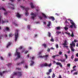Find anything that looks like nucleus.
I'll return each mask as SVG.
<instances>
[{
  "label": "nucleus",
  "instance_id": "obj_1",
  "mask_svg": "<svg viewBox=\"0 0 78 78\" xmlns=\"http://www.w3.org/2000/svg\"><path fill=\"white\" fill-rule=\"evenodd\" d=\"M16 32L15 33V42H16L17 40V38H18V37H19V30H16Z\"/></svg>",
  "mask_w": 78,
  "mask_h": 78
},
{
  "label": "nucleus",
  "instance_id": "obj_2",
  "mask_svg": "<svg viewBox=\"0 0 78 78\" xmlns=\"http://www.w3.org/2000/svg\"><path fill=\"white\" fill-rule=\"evenodd\" d=\"M48 55H45L40 56L38 57V58H44V60H46L47 59V58H48Z\"/></svg>",
  "mask_w": 78,
  "mask_h": 78
},
{
  "label": "nucleus",
  "instance_id": "obj_3",
  "mask_svg": "<svg viewBox=\"0 0 78 78\" xmlns=\"http://www.w3.org/2000/svg\"><path fill=\"white\" fill-rule=\"evenodd\" d=\"M31 15L33 16H32L31 17V18H32L33 20H34V17H36L37 15L36 14H34L33 12H31Z\"/></svg>",
  "mask_w": 78,
  "mask_h": 78
},
{
  "label": "nucleus",
  "instance_id": "obj_4",
  "mask_svg": "<svg viewBox=\"0 0 78 78\" xmlns=\"http://www.w3.org/2000/svg\"><path fill=\"white\" fill-rule=\"evenodd\" d=\"M20 52H15V56H16V55H17V57L18 58H20Z\"/></svg>",
  "mask_w": 78,
  "mask_h": 78
},
{
  "label": "nucleus",
  "instance_id": "obj_5",
  "mask_svg": "<svg viewBox=\"0 0 78 78\" xmlns=\"http://www.w3.org/2000/svg\"><path fill=\"white\" fill-rule=\"evenodd\" d=\"M12 44V42H9L6 45V48H8L9 46H11Z\"/></svg>",
  "mask_w": 78,
  "mask_h": 78
},
{
  "label": "nucleus",
  "instance_id": "obj_6",
  "mask_svg": "<svg viewBox=\"0 0 78 78\" xmlns=\"http://www.w3.org/2000/svg\"><path fill=\"white\" fill-rule=\"evenodd\" d=\"M17 75L18 76H22V72H17Z\"/></svg>",
  "mask_w": 78,
  "mask_h": 78
},
{
  "label": "nucleus",
  "instance_id": "obj_7",
  "mask_svg": "<svg viewBox=\"0 0 78 78\" xmlns=\"http://www.w3.org/2000/svg\"><path fill=\"white\" fill-rule=\"evenodd\" d=\"M16 16L18 18H20L21 17V15L19 14V13L18 12H17L16 13Z\"/></svg>",
  "mask_w": 78,
  "mask_h": 78
},
{
  "label": "nucleus",
  "instance_id": "obj_8",
  "mask_svg": "<svg viewBox=\"0 0 78 78\" xmlns=\"http://www.w3.org/2000/svg\"><path fill=\"white\" fill-rule=\"evenodd\" d=\"M56 64L58 66H59L60 67H62V64H61V63L60 62H57L56 63Z\"/></svg>",
  "mask_w": 78,
  "mask_h": 78
},
{
  "label": "nucleus",
  "instance_id": "obj_9",
  "mask_svg": "<svg viewBox=\"0 0 78 78\" xmlns=\"http://www.w3.org/2000/svg\"><path fill=\"white\" fill-rule=\"evenodd\" d=\"M68 20H69L70 21L72 25H75V23H74V22H73V20H70V19H68Z\"/></svg>",
  "mask_w": 78,
  "mask_h": 78
},
{
  "label": "nucleus",
  "instance_id": "obj_10",
  "mask_svg": "<svg viewBox=\"0 0 78 78\" xmlns=\"http://www.w3.org/2000/svg\"><path fill=\"white\" fill-rule=\"evenodd\" d=\"M49 19H51L52 21H54V20H55V17L53 16H49Z\"/></svg>",
  "mask_w": 78,
  "mask_h": 78
},
{
  "label": "nucleus",
  "instance_id": "obj_11",
  "mask_svg": "<svg viewBox=\"0 0 78 78\" xmlns=\"http://www.w3.org/2000/svg\"><path fill=\"white\" fill-rule=\"evenodd\" d=\"M65 23H66V27H69V22H67V20L66 21Z\"/></svg>",
  "mask_w": 78,
  "mask_h": 78
},
{
  "label": "nucleus",
  "instance_id": "obj_12",
  "mask_svg": "<svg viewBox=\"0 0 78 78\" xmlns=\"http://www.w3.org/2000/svg\"><path fill=\"white\" fill-rule=\"evenodd\" d=\"M64 43L62 44L63 45H67V41L65 40L64 42Z\"/></svg>",
  "mask_w": 78,
  "mask_h": 78
},
{
  "label": "nucleus",
  "instance_id": "obj_13",
  "mask_svg": "<svg viewBox=\"0 0 78 78\" xmlns=\"http://www.w3.org/2000/svg\"><path fill=\"white\" fill-rule=\"evenodd\" d=\"M30 5L31 8L33 9L34 8V6L33 5V3H30Z\"/></svg>",
  "mask_w": 78,
  "mask_h": 78
},
{
  "label": "nucleus",
  "instance_id": "obj_14",
  "mask_svg": "<svg viewBox=\"0 0 78 78\" xmlns=\"http://www.w3.org/2000/svg\"><path fill=\"white\" fill-rule=\"evenodd\" d=\"M27 28H28L29 30H32V29L30 28H31V27H30V25H27Z\"/></svg>",
  "mask_w": 78,
  "mask_h": 78
},
{
  "label": "nucleus",
  "instance_id": "obj_15",
  "mask_svg": "<svg viewBox=\"0 0 78 78\" xmlns=\"http://www.w3.org/2000/svg\"><path fill=\"white\" fill-rule=\"evenodd\" d=\"M12 24H13V25H14L15 27H18L19 26L18 24H17V23H15V22H13Z\"/></svg>",
  "mask_w": 78,
  "mask_h": 78
},
{
  "label": "nucleus",
  "instance_id": "obj_16",
  "mask_svg": "<svg viewBox=\"0 0 78 78\" xmlns=\"http://www.w3.org/2000/svg\"><path fill=\"white\" fill-rule=\"evenodd\" d=\"M30 62H31V63H30V66H32L33 65H34V62L32 60H31Z\"/></svg>",
  "mask_w": 78,
  "mask_h": 78
},
{
  "label": "nucleus",
  "instance_id": "obj_17",
  "mask_svg": "<svg viewBox=\"0 0 78 78\" xmlns=\"http://www.w3.org/2000/svg\"><path fill=\"white\" fill-rule=\"evenodd\" d=\"M62 62H64L66 61V59H63L62 60V59H60V60Z\"/></svg>",
  "mask_w": 78,
  "mask_h": 78
},
{
  "label": "nucleus",
  "instance_id": "obj_18",
  "mask_svg": "<svg viewBox=\"0 0 78 78\" xmlns=\"http://www.w3.org/2000/svg\"><path fill=\"white\" fill-rule=\"evenodd\" d=\"M25 14L26 17H27V16H28V15H29V13H28V12H26L25 13Z\"/></svg>",
  "mask_w": 78,
  "mask_h": 78
},
{
  "label": "nucleus",
  "instance_id": "obj_19",
  "mask_svg": "<svg viewBox=\"0 0 78 78\" xmlns=\"http://www.w3.org/2000/svg\"><path fill=\"white\" fill-rule=\"evenodd\" d=\"M44 67H47V66H49V65H48L47 63H45L43 64Z\"/></svg>",
  "mask_w": 78,
  "mask_h": 78
},
{
  "label": "nucleus",
  "instance_id": "obj_20",
  "mask_svg": "<svg viewBox=\"0 0 78 78\" xmlns=\"http://www.w3.org/2000/svg\"><path fill=\"white\" fill-rule=\"evenodd\" d=\"M13 35H14L13 34H11V33H10L9 34V37H12L13 36Z\"/></svg>",
  "mask_w": 78,
  "mask_h": 78
},
{
  "label": "nucleus",
  "instance_id": "obj_21",
  "mask_svg": "<svg viewBox=\"0 0 78 78\" xmlns=\"http://www.w3.org/2000/svg\"><path fill=\"white\" fill-rule=\"evenodd\" d=\"M67 27L68 26H66V27H64L65 30H66V31H67V30H69V27Z\"/></svg>",
  "mask_w": 78,
  "mask_h": 78
},
{
  "label": "nucleus",
  "instance_id": "obj_22",
  "mask_svg": "<svg viewBox=\"0 0 78 78\" xmlns=\"http://www.w3.org/2000/svg\"><path fill=\"white\" fill-rule=\"evenodd\" d=\"M51 21H49V28H50V26H51Z\"/></svg>",
  "mask_w": 78,
  "mask_h": 78
},
{
  "label": "nucleus",
  "instance_id": "obj_23",
  "mask_svg": "<svg viewBox=\"0 0 78 78\" xmlns=\"http://www.w3.org/2000/svg\"><path fill=\"white\" fill-rule=\"evenodd\" d=\"M70 48H71V49L72 48H73V44L71 43L70 44Z\"/></svg>",
  "mask_w": 78,
  "mask_h": 78
},
{
  "label": "nucleus",
  "instance_id": "obj_24",
  "mask_svg": "<svg viewBox=\"0 0 78 78\" xmlns=\"http://www.w3.org/2000/svg\"><path fill=\"white\" fill-rule=\"evenodd\" d=\"M72 44H73L74 47H75V43H74V41H72Z\"/></svg>",
  "mask_w": 78,
  "mask_h": 78
},
{
  "label": "nucleus",
  "instance_id": "obj_25",
  "mask_svg": "<svg viewBox=\"0 0 78 78\" xmlns=\"http://www.w3.org/2000/svg\"><path fill=\"white\" fill-rule=\"evenodd\" d=\"M5 30L6 31H9V27H6L5 28Z\"/></svg>",
  "mask_w": 78,
  "mask_h": 78
},
{
  "label": "nucleus",
  "instance_id": "obj_26",
  "mask_svg": "<svg viewBox=\"0 0 78 78\" xmlns=\"http://www.w3.org/2000/svg\"><path fill=\"white\" fill-rule=\"evenodd\" d=\"M57 30H60L61 27H56Z\"/></svg>",
  "mask_w": 78,
  "mask_h": 78
},
{
  "label": "nucleus",
  "instance_id": "obj_27",
  "mask_svg": "<svg viewBox=\"0 0 78 78\" xmlns=\"http://www.w3.org/2000/svg\"><path fill=\"white\" fill-rule=\"evenodd\" d=\"M42 46H44V48H46L47 47V45L46 44H42Z\"/></svg>",
  "mask_w": 78,
  "mask_h": 78
},
{
  "label": "nucleus",
  "instance_id": "obj_28",
  "mask_svg": "<svg viewBox=\"0 0 78 78\" xmlns=\"http://www.w3.org/2000/svg\"><path fill=\"white\" fill-rule=\"evenodd\" d=\"M56 33L58 35L59 34H61V32L59 31H57L56 32Z\"/></svg>",
  "mask_w": 78,
  "mask_h": 78
},
{
  "label": "nucleus",
  "instance_id": "obj_29",
  "mask_svg": "<svg viewBox=\"0 0 78 78\" xmlns=\"http://www.w3.org/2000/svg\"><path fill=\"white\" fill-rule=\"evenodd\" d=\"M75 62H76V61H78V58H75L74 60Z\"/></svg>",
  "mask_w": 78,
  "mask_h": 78
},
{
  "label": "nucleus",
  "instance_id": "obj_30",
  "mask_svg": "<svg viewBox=\"0 0 78 78\" xmlns=\"http://www.w3.org/2000/svg\"><path fill=\"white\" fill-rule=\"evenodd\" d=\"M55 73H53V74L52 75V78H55Z\"/></svg>",
  "mask_w": 78,
  "mask_h": 78
},
{
  "label": "nucleus",
  "instance_id": "obj_31",
  "mask_svg": "<svg viewBox=\"0 0 78 78\" xmlns=\"http://www.w3.org/2000/svg\"><path fill=\"white\" fill-rule=\"evenodd\" d=\"M71 37H73L74 36V34H73V32H72V34L71 35Z\"/></svg>",
  "mask_w": 78,
  "mask_h": 78
},
{
  "label": "nucleus",
  "instance_id": "obj_32",
  "mask_svg": "<svg viewBox=\"0 0 78 78\" xmlns=\"http://www.w3.org/2000/svg\"><path fill=\"white\" fill-rule=\"evenodd\" d=\"M13 75H16V76L17 75V73H13Z\"/></svg>",
  "mask_w": 78,
  "mask_h": 78
},
{
  "label": "nucleus",
  "instance_id": "obj_33",
  "mask_svg": "<svg viewBox=\"0 0 78 78\" xmlns=\"http://www.w3.org/2000/svg\"><path fill=\"white\" fill-rule=\"evenodd\" d=\"M25 61L23 60L21 62V64H23V63H25Z\"/></svg>",
  "mask_w": 78,
  "mask_h": 78
},
{
  "label": "nucleus",
  "instance_id": "obj_34",
  "mask_svg": "<svg viewBox=\"0 0 78 78\" xmlns=\"http://www.w3.org/2000/svg\"><path fill=\"white\" fill-rule=\"evenodd\" d=\"M73 24H72V25H70L69 28H73Z\"/></svg>",
  "mask_w": 78,
  "mask_h": 78
},
{
  "label": "nucleus",
  "instance_id": "obj_35",
  "mask_svg": "<svg viewBox=\"0 0 78 78\" xmlns=\"http://www.w3.org/2000/svg\"><path fill=\"white\" fill-rule=\"evenodd\" d=\"M42 15L45 17V18H47V16H46V15H45V14L42 13Z\"/></svg>",
  "mask_w": 78,
  "mask_h": 78
},
{
  "label": "nucleus",
  "instance_id": "obj_36",
  "mask_svg": "<svg viewBox=\"0 0 78 78\" xmlns=\"http://www.w3.org/2000/svg\"><path fill=\"white\" fill-rule=\"evenodd\" d=\"M2 9H3V10L4 11H6V9H5V8H3V7H1Z\"/></svg>",
  "mask_w": 78,
  "mask_h": 78
},
{
  "label": "nucleus",
  "instance_id": "obj_37",
  "mask_svg": "<svg viewBox=\"0 0 78 78\" xmlns=\"http://www.w3.org/2000/svg\"><path fill=\"white\" fill-rule=\"evenodd\" d=\"M22 48H23V47H22V46H20L19 48V49H20V50H22Z\"/></svg>",
  "mask_w": 78,
  "mask_h": 78
},
{
  "label": "nucleus",
  "instance_id": "obj_38",
  "mask_svg": "<svg viewBox=\"0 0 78 78\" xmlns=\"http://www.w3.org/2000/svg\"><path fill=\"white\" fill-rule=\"evenodd\" d=\"M25 10L26 12H28V11L29 10V8H27Z\"/></svg>",
  "mask_w": 78,
  "mask_h": 78
},
{
  "label": "nucleus",
  "instance_id": "obj_39",
  "mask_svg": "<svg viewBox=\"0 0 78 78\" xmlns=\"http://www.w3.org/2000/svg\"><path fill=\"white\" fill-rule=\"evenodd\" d=\"M17 65L18 66H21L22 65V64H21V63H17Z\"/></svg>",
  "mask_w": 78,
  "mask_h": 78
},
{
  "label": "nucleus",
  "instance_id": "obj_40",
  "mask_svg": "<svg viewBox=\"0 0 78 78\" xmlns=\"http://www.w3.org/2000/svg\"><path fill=\"white\" fill-rule=\"evenodd\" d=\"M71 58L72 59H73L74 58V55H72V56H71Z\"/></svg>",
  "mask_w": 78,
  "mask_h": 78
},
{
  "label": "nucleus",
  "instance_id": "obj_41",
  "mask_svg": "<svg viewBox=\"0 0 78 78\" xmlns=\"http://www.w3.org/2000/svg\"><path fill=\"white\" fill-rule=\"evenodd\" d=\"M41 67L42 68V67H44V64H41Z\"/></svg>",
  "mask_w": 78,
  "mask_h": 78
},
{
  "label": "nucleus",
  "instance_id": "obj_42",
  "mask_svg": "<svg viewBox=\"0 0 78 78\" xmlns=\"http://www.w3.org/2000/svg\"><path fill=\"white\" fill-rule=\"evenodd\" d=\"M65 56L66 58V59H67V55L66 54H65Z\"/></svg>",
  "mask_w": 78,
  "mask_h": 78
},
{
  "label": "nucleus",
  "instance_id": "obj_43",
  "mask_svg": "<svg viewBox=\"0 0 78 78\" xmlns=\"http://www.w3.org/2000/svg\"><path fill=\"white\" fill-rule=\"evenodd\" d=\"M50 41H51V42H54V40L53 39V38H52Z\"/></svg>",
  "mask_w": 78,
  "mask_h": 78
},
{
  "label": "nucleus",
  "instance_id": "obj_44",
  "mask_svg": "<svg viewBox=\"0 0 78 78\" xmlns=\"http://www.w3.org/2000/svg\"><path fill=\"white\" fill-rule=\"evenodd\" d=\"M62 52L61 51H60V52H59V55H62Z\"/></svg>",
  "mask_w": 78,
  "mask_h": 78
},
{
  "label": "nucleus",
  "instance_id": "obj_45",
  "mask_svg": "<svg viewBox=\"0 0 78 78\" xmlns=\"http://www.w3.org/2000/svg\"><path fill=\"white\" fill-rule=\"evenodd\" d=\"M0 75L2 76H3V74L2 72H0Z\"/></svg>",
  "mask_w": 78,
  "mask_h": 78
},
{
  "label": "nucleus",
  "instance_id": "obj_46",
  "mask_svg": "<svg viewBox=\"0 0 78 78\" xmlns=\"http://www.w3.org/2000/svg\"><path fill=\"white\" fill-rule=\"evenodd\" d=\"M73 26H74V28H76V25H75V23L74 25H73Z\"/></svg>",
  "mask_w": 78,
  "mask_h": 78
},
{
  "label": "nucleus",
  "instance_id": "obj_47",
  "mask_svg": "<svg viewBox=\"0 0 78 78\" xmlns=\"http://www.w3.org/2000/svg\"><path fill=\"white\" fill-rule=\"evenodd\" d=\"M0 58H1V60H4V59H3V57H2L1 56V57H0Z\"/></svg>",
  "mask_w": 78,
  "mask_h": 78
},
{
  "label": "nucleus",
  "instance_id": "obj_48",
  "mask_svg": "<svg viewBox=\"0 0 78 78\" xmlns=\"http://www.w3.org/2000/svg\"><path fill=\"white\" fill-rule=\"evenodd\" d=\"M73 75H78V73L75 72L74 73Z\"/></svg>",
  "mask_w": 78,
  "mask_h": 78
},
{
  "label": "nucleus",
  "instance_id": "obj_49",
  "mask_svg": "<svg viewBox=\"0 0 78 78\" xmlns=\"http://www.w3.org/2000/svg\"><path fill=\"white\" fill-rule=\"evenodd\" d=\"M5 23L4 21H3V20H2V24H3V23Z\"/></svg>",
  "mask_w": 78,
  "mask_h": 78
},
{
  "label": "nucleus",
  "instance_id": "obj_50",
  "mask_svg": "<svg viewBox=\"0 0 78 78\" xmlns=\"http://www.w3.org/2000/svg\"><path fill=\"white\" fill-rule=\"evenodd\" d=\"M51 69H49V73H51Z\"/></svg>",
  "mask_w": 78,
  "mask_h": 78
},
{
  "label": "nucleus",
  "instance_id": "obj_51",
  "mask_svg": "<svg viewBox=\"0 0 78 78\" xmlns=\"http://www.w3.org/2000/svg\"><path fill=\"white\" fill-rule=\"evenodd\" d=\"M58 78H62V77L61 75H59L58 76Z\"/></svg>",
  "mask_w": 78,
  "mask_h": 78
},
{
  "label": "nucleus",
  "instance_id": "obj_52",
  "mask_svg": "<svg viewBox=\"0 0 78 78\" xmlns=\"http://www.w3.org/2000/svg\"><path fill=\"white\" fill-rule=\"evenodd\" d=\"M6 71H4L2 72V74L5 73H6Z\"/></svg>",
  "mask_w": 78,
  "mask_h": 78
},
{
  "label": "nucleus",
  "instance_id": "obj_53",
  "mask_svg": "<svg viewBox=\"0 0 78 78\" xmlns=\"http://www.w3.org/2000/svg\"><path fill=\"white\" fill-rule=\"evenodd\" d=\"M74 42L76 43V42H78V41L77 40H75V39H74Z\"/></svg>",
  "mask_w": 78,
  "mask_h": 78
},
{
  "label": "nucleus",
  "instance_id": "obj_54",
  "mask_svg": "<svg viewBox=\"0 0 78 78\" xmlns=\"http://www.w3.org/2000/svg\"><path fill=\"white\" fill-rule=\"evenodd\" d=\"M67 66L68 67H70V64H68L67 65Z\"/></svg>",
  "mask_w": 78,
  "mask_h": 78
},
{
  "label": "nucleus",
  "instance_id": "obj_55",
  "mask_svg": "<svg viewBox=\"0 0 78 78\" xmlns=\"http://www.w3.org/2000/svg\"><path fill=\"white\" fill-rule=\"evenodd\" d=\"M28 51H25V54H27V53H28Z\"/></svg>",
  "mask_w": 78,
  "mask_h": 78
},
{
  "label": "nucleus",
  "instance_id": "obj_56",
  "mask_svg": "<svg viewBox=\"0 0 78 78\" xmlns=\"http://www.w3.org/2000/svg\"><path fill=\"white\" fill-rule=\"evenodd\" d=\"M56 48H58V44H57L56 45Z\"/></svg>",
  "mask_w": 78,
  "mask_h": 78
},
{
  "label": "nucleus",
  "instance_id": "obj_57",
  "mask_svg": "<svg viewBox=\"0 0 78 78\" xmlns=\"http://www.w3.org/2000/svg\"><path fill=\"white\" fill-rule=\"evenodd\" d=\"M68 36H71V34H70V33H68Z\"/></svg>",
  "mask_w": 78,
  "mask_h": 78
},
{
  "label": "nucleus",
  "instance_id": "obj_58",
  "mask_svg": "<svg viewBox=\"0 0 78 78\" xmlns=\"http://www.w3.org/2000/svg\"><path fill=\"white\" fill-rule=\"evenodd\" d=\"M25 6H24V7L23 6H21V8H23V9H25Z\"/></svg>",
  "mask_w": 78,
  "mask_h": 78
},
{
  "label": "nucleus",
  "instance_id": "obj_59",
  "mask_svg": "<svg viewBox=\"0 0 78 78\" xmlns=\"http://www.w3.org/2000/svg\"><path fill=\"white\" fill-rule=\"evenodd\" d=\"M75 67H76V66H74L73 67V69H74L75 68Z\"/></svg>",
  "mask_w": 78,
  "mask_h": 78
},
{
  "label": "nucleus",
  "instance_id": "obj_60",
  "mask_svg": "<svg viewBox=\"0 0 78 78\" xmlns=\"http://www.w3.org/2000/svg\"><path fill=\"white\" fill-rule=\"evenodd\" d=\"M25 68H26V69H28V66H27V65H25Z\"/></svg>",
  "mask_w": 78,
  "mask_h": 78
},
{
  "label": "nucleus",
  "instance_id": "obj_61",
  "mask_svg": "<svg viewBox=\"0 0 78 78\" xmlns=\"http://www.w3.org/2000/svg\"><path fill=\"white\" fill-rule=\"evenodd\" d=\"M32 59L33 60H34V57H32Z\"/></svg>",
  "mask_w": 78,
  "mask_h": 78
},
{
  "label": "nucleus",
  "instance_id": "obj_62",
  "mask_svg": "<svg viewBox=\"0 0 78 78\" xmlns=\"http://www.w3.org/2000/svg\"><path fill=\"white\" fill-rule=\"evenodd\" d=\"M2 17L1 16H0V21H1V20H2Z\"/></svg>",
  "mask_w": 78,
  "mask_h": 78
},
{
  "label": "nucleus",
  "instance_id": "obj_63",
  "mask_svg": "<svg viewBox=\"0 0 78 78\" xmlns=\"http://www.w3.org/2000/svg\"><path fill=\"white\" fill-rule=\"evenodd\" d=\"M71 49V51H74V49H73V48H72Z\"/></svg>",
  "mask_w": 78,
  "mask_h": 78
},
{
  "label": "nucleus",
  "instance_id": "obj_64",
  "mask_svg": "<svg viewBox=\"0 0 78 78\" xmlns=\"http://www.w3.org/2000/svg\"><path fill=\"white\" fill-rule=\"evenodd\" d=\"M76 56L77 57H78V53H77V54L76 55Z\"/></svg>",
  "mask_w": 78,
  "mask_h": 78
}]
</instances>
